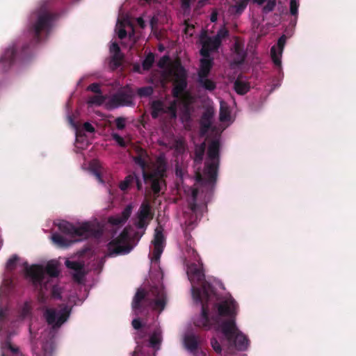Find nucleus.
Here are the masks:
<instances>
[{
    "label": "nucleus",
    "instance_id": "nucleus-1",
    "mask_svg": "<svg viewBox=\"0 0 356 356\" xmlns=\"http://www.w3.org/2000/svg\"><path fill=\"white\" fill-rule=\"evenodd\" d=\"M158 65L162 69L163 79L173 81V95L176 99L169 106L160 101L154 102L152 105V117L156 118L166 115L170 119H175L179 109L181 120H187L191 113L193 97L184 91L186 86V74L184 69L178 60L171 61L166 56L159 60Z\"/></svg>",
    "mask_w": 356,
    "mask_h": 356
},
{
    "label": "nucleus",
    "instance_id": "nucleus-2",
    "mask_svg": "<svg viewBox=\"0 0 356 356\" xmlns=\"http://www.w3.org/2000/svg\"><path fill=\"white\" fill-rule=\"evenodd\" d=\"M187 275L192 284L193 299L202 304V314L195 321L196 325L209 328L210 325L218 323L220 316H232L236 314L237 309L236 302L230 296H226L215 307L217 314L215 316L211 315L210 318L207 312L209 306L206 305L204 302H209L213 298V294L211 285L204 280L202 267H197L195 264L189 265L187 268Z\"/></svg>",
    "mask_w": 356,
    "mask_h": 356
},
{
    "label": "nucleus",
    "instance_id": "nucleus-3",
    "mask_svg": "<svg viewBox=\"0 0 356 356\" xmlns=\"http://www.w3.org/2000/svg\"><path fill=\"white\" fill-rule=\"evenodd\" d=\"M8 269L12 270L19 267L20 270L29 277L33 284L40 287L41 293L52 288V293L56 296V289L54 286V279L58 275V263L57 261H50L47 263L45 270L39 265L29 266L26 262H21L19 259L14 256L10 258L6 264Z\"/></svg>",
    "mask_w": 356,
    "mask_h": 356
},
{
    "label": "nucleus",
    "instance_id": "nucleus-4",
    "mask_svg": "<svg viewBox=\"0 0 356 356\" xmlns=\"http://www.w3.org/2000/svg\"><path fill=\"white\" fill-rule=\"evenodd\" d=\"M227 33V29L222 28L219 30L218 34L213 38L209 37L207 31L202 32L200 35V41L202 44L200 54L202 58L200 60V66L198 71V82L206 90L211 91L216 88V83L207 78L213 63L209 54L218 48L221 39L225 38Z\"/></svg>",
    "mask_w": 356,
    "mask_h": 356
},
{
    "label": "nucleus",
    "instance_id": "nucleus-5",
    "mask_svg": "<svg viewBox=\"0 0 356 356\" xmlns=\"http://www.w3.org/2000/svg\"><path fill=\"white\" fill-rule=\"evenodd\" d=\"M59 229L71 236L70 241H67L64 236L54 234L52 241L60 246H67L71 243L80 241L89 237L98 238L102 233L99 225L96 222H86L74 227L71 223L62 220L57 224Z\"/></svg>",
    "mask_w": 356,
    "mask_h": 356
},
{
    "label": "nucleus",
    "instance_id": "nucleus-6",
    "mask_svg": "<svg viewBox=\"0 0 356 356\" xmlns=\"http://www.w3.org/2000/svg\"><path fill=\"white\" fill-rule=\"evenodd\" d=\"M220 333L223 337L218 334L211 340V347L216 353L221 354L222 351L221 346L225 349L227 344L234 345L236 349L240 350H245L248 348V339L239 332L234 321L223 323L220 326Z\"/></svg>",
    "mask_w": 356,
    "mask_h": 356
},
{
    "label": "nucleus",
    "instance_id": "nucleus-7",
    "mask_svg": "<svg viewBox=\"0 0 356 356\" xmlns=\"http://www.w3.org/2000/svg\"><path fill=\"white\" fill-rule=\"evenodd\" d=\"M134 161L142 168L145 181H149L152 189L154 193H158L161 190V184L166 169L165 157L162 155L159 156L150 165H147L149 158L143 152L140 156H136Z\"/></svg>",
    "mask_w": 356,
    "mask_h": 356
},
{
    "label": "nucleus",
    "instance_id": "nucleus-8",
    "mask_svg": "<svg viewBox=\"0 0 356 356\" xmlns=\"http://www.w3.org/2000/svg\"><path fill=\"white\" fill-rule=\"evenodd\" d=\"M219 141L213 140L209 146L205 169L202 175L196 173V181L201 185L211 186L216 178L218 165Z\"/></svg>",
    "mask_w": 356,
    "mask_h": 356
},
{
    "label": "nucleus",
    "instance_id": "nucleus-9",
    "mask_svg": "<svg viewBox=\"0 0 356 356\" xmlns=\"http://www.w3.org/2000/svg\"><path fill=\"white\" fill-rule=\"evenodd\" d=\"M133 92L129 88H124L110 98L96 94L90 97L88 104L90 106H104L108 109L119 106H129L132 104Z\"/></svg>",
    "mask_w": 356,
    "mask_h": 356
},
{
    "label": "nucleus",
    "instance_id": "nucleus-10",
    "mask_svg": "<svg viewBox=\"0 0 356 356\" xmlns=\"http://www.w3.org/2000/svg\"><path fill=\"white\" fill-rule=\"evenodd\" d=\"M142 300L147 302L152 309H159L161 312L165 305V293L163 287L162 286L154 287L148 293L139 289L133 300L132 307L134 310L140 307Z\"/></svg>",
    "mask_w": 356,
    "mask_h": 356
},
{
    "label": "nucleus",
    "instance_id": "nucleus-11",
    "mask_svg": "<svg viewBox=\"0 0 356 356\" xmlns=\"http://www.w3.org/2000/svg\"><path fill=\"white\" fill-rule=\"evenodd\" d=\"M108 249L111 256L129 253L132 247L130 245V236L128 229H124L119 237L110 242Z\"/></svg>",
    "mask_w": 356,
    "mask_h": 356
},
{
    "label": "nucleus",
    "instance_id": "nucleus-12",
    "mask_svg": "<svg viewBox=\"0 0 356 356\" xmlns=\"http://www.w3.org/2000/svg\"><path fill=\"white\" fill-rule=\"evenodd\" d=\"M70 314V309L63 306L59 309H47L44 313L45 318L49 325L53 327L60 326L65 322Z\"/></svg>",
    "mask_w": 356,
    "mask_h": 356
},
{
    "label": "nucleus",
    "instance_id": "nucleus-13",
    "mask_svg": "<svg viewBox=\"0 0 356 356\" xmlns=\"http://www.w3.org/2000/svg\"><path fill=\"white\" fill-rule=\"evenodd\" d=\"M163 228L161 226H158L155 229L154 237L153 241L154 250L152 252V261L156 262L159 261L161 254L163 252L165 238L163 234Z\"/></svg>",
    "mask_w": 356,
    "mask_h": 356
},
{
    "label": "nucleus",
    "instance_id": "nucleus-14",
    "mask_svg": "<svg viewBox=\"0 0 356 356\" xmlns=\"http://www.w3.org/2000/svg\"><path fill=\"white\" fill-rule=\"evenodd\" d=\"M153 215L151 212V206L147 201H145L140 206L137 213L136 225L139 228L146 227L152 219Z\"/></svg>",
    "mask_w": 356,
    "mask_h": 356
},
{
    "label": "nucleus",
    "instance_id": "nucleus-15",
    "mask_svg": "<svg viewBox=\"0 0 356 356\" xmlns=\"http://www.w3.org/2000/svg\"><path fill=\"white\" fill-rule=\"evenodd\" d=\"M115 32L120 39L124 38L127 33H129V39L131 40L134 35L133 26L127 18L118 19L115 27Z\"/></svg>",
    "mask_w": 356,
    "mask_h": 356
},
{
    "label": "nucleus",
    "instance_id": "nucleus-16",
    "mask_svg": "<svg viewBox=\"0 0 356 356\" xmlns=\"http://www.w3.org/2000/svg\"><path fill=\"white\" fill-rule=\"evenodd\" d=\"M0 335L1 340H4L3 342L1 341V356H19L18 349L11 345L10 341L6 339V333L2 329L0 330Z\"/></svg>",
    "mask_w": 356,
    "mask_h": 356
},
{
    "label": "nucleus",
    "instance_id": "nucleus-17",
    "mask_svg": "<svg viewBox=\"0 0 356 356\" xmlns=\"http://www.w3.org/2000/svg\"><path fill=\"white\" fill-rule=\"evenodd\" d=\"M38 22L34 25V31L36 35L44 30L49 25L50 21V15L46 10H41L37 13Z\"/></svg>",
    "mask_w": 356,
    "mask_h": 356
},
{
    "label": "nucleus",
    "instance_id": "nucleus-18",
    "mask_svg": "<svg viewBox=\"0 0 356 356\" xmlns=\"http://www.w3.org/2000/svg\"><path fill=\"white\" fill-rule=\"evenodd\" d=\"M65 265L67 268L74 270V279L76 282L81 283L83 280V277L86 273L83 265L81 263L70 261L69 260H66Z\"/></svg>",
    "mask_w": 356,
    "mask_h": 356
},
{
    "label": "nucleus",
    "instance_id": "nucleus-19",
    "mask_svg": "<svg viewBox=\"0 0 356 356\" xmlns=\"http://www.w3.org/2000/svg\"><path fill=\"white\" fill-rule=\"evenodd\" d=\"M184 346L191 352H194L195 356H207V353L200 350H197V340L195 335H186L184 339Z\"/></svg>",
    "mask_w": 356,
    "mask_h": 356
},
{
    "label": "nucleus",
    "instance_id": "nucleus-20",
    "mask_svg": "<svg viewBox=\"0 0 356 356\" xmlns=\"http://www.w3.org/2000/svg\"><path fill=\"white\" fill-rule=\"evenodd\" d=\"M285 42L286 38L282 36L278 40L277 44L271 48V58L276 65H280L281 63V56Z\"/></svg>",
    "mask_w": 356,
    "mask_h": 356
},
{
    "label": "nucleus",
    "instance_id": "nucleus-21",
    "mask_svg": "<svg viewBox=\"0 0 356 356\" xmlns=\"http://www.w3.org/2000/svg\"><path fill=\"white\" fill-rule=\"evenodd\" d=\"M220 121L222 124L226 123V125L218 128L216 133V134L220 133L231 122L229 109L227 104L222 101L220 102Z\"/></svg>",
    "mask_w": 356,
    "mask_h": 356
},
{
    "label": "nucleus",
    "instance_id": "nucleus-22",
    "mask_svg": "<svg viewBox=\"0 0 356 356\" xmlns=\"http://www.w3.org/2000/svg\"><path fill=\"white\" fill-rule=\"evenodd\" d=\"M132 209L133 207L131 204L128 205L120 215L111 216L108 218V222L113 225H119L124 223L130 216Z\"/></svg>",
    "mask_w": 356,
    "mask_h": 356
},
{
    "label": "nucleus",
    "instance_id": "nucleus-23",
    "mask_svg": "<svg viewBox=\"0 0 356 356\" xmlns=\"http://www.w3.org/2000/svg\"><path fill=\"white\" fill-rule=\"evenodd\" d=\"M213 110L208 109L202 115L201 119V132L204 135L207 133L211 126V119L213 116Z\"/></svg>",
    "mask_w": 356,
    "mask_h": 356
},
{
    "label": "nucleus",
    "instance_id": "nucleus-24",
    "mask_svg": "<svg viewBox=\"0 0 356 356\" xmlns=\"http://www.w3.org/2000/svg\"><path fill=\"white\" fill-rule=\"evenodd\" d=\"M110 53L112 56V62L115 67H118L120 65L122 56L120 49L116 42H112L110 46Z\"/></svg>",
    "mask_w": 356,
    "mask_h": 356
},
{
    "label": "nucleus",
    "instance_id": "nucleus-25",
    "mask_svg": "<svg viewBox=\"0 0 356 356\" xmlns=\"http://www.w3.org/2000/svg\"><path fill=\"white\" fill-rule=\"evenodd\" d=\"M250 0H236L235 3L229 8L231 15H241L247 7Z\"/></svg>",
    "mask_w": 356,
    "mask_h": 356
},
{
    "label": "nucleus",
    "instance_id": "nucleus-26",
    "mask_svg": "<svg viewBox=\"0 0 356 356\" xmlns=\"http://www.w3.org/2000/svg\"><path fill=\"white\" fill-rule=\"evenodd\" d=\"M186 193L189 195L188 201L190 208L193 213H197V207L195 202L196 197L197 195V191L195 188H189L186 191Z\"/></svg>",
    "mask_w": 356,
    "mask_h": 356
},
{
    "label": "nucleus",
    "instance_id": "nucleus-27",
    "mask_svg": "<svg viewBox=\"0 0 356 356\" xmlns=\"http://www.w3.org/2000/svg\"><path fill=\"white\" fill-rule=\"evenodd\" d=\"M299 7V0H291V17H294V19H291V28L296 26L298 19V13Z\"/></svg>",
    "mask_w": 356,
    "mask_h": 356
},
{
    "label": "nucleus",
    "instance_id": "nucleus-28",
    "mask_svg": "<svg viewBox=\"0 0 356 356\" xmlns=\"http://www.w3.org/2000/svg\"><path fill=\"white\" fill-rule=\"evenodd\" d=\"M234 88L238 94L243 95L249 90L250 86L245 81L238 79L234 83Z\"/></svg>",
    "mask_w": 356,
    "mask_h": 356
},
{
    "label": "nucleus",
    "instance_id": "nucleus-29",
    "mask_svg": "<svg viewBox=\"0 0 356 356\" xmlns=\"http://www.w3.org/2000/svg\"><path fill=\"white\" fill-rule=\"evenodd\" d=\"M161 341V332L160 330H156L149 339V344L153 348H158Z\"/></svg>",
    "mask_w": 356,
    "mask_h": 356
},
{
    "label": "nucleus",
    "instance_id": "nucleus-30",
    "mask_svg": "<svg viewBox=\"0 0 356 356\" xmlns=\"http://www.w3.org/2000/svg\"><path fill=\"white\" fill-rule=\"evenodd\" d=\"M254 1L259 5L266 3V5L264 8L265 12L271 11L275 5V0H254Z\"/></svg>",
    "mask_w": 356,
    "mask_h": 356
},
{
    "label": "nucleus",
    "instance_id": "nucleus-31",
    "mask_svg": "<svg viewBox=\"0 0 356 356\" xmlns=\"http://www.w3.org/2000/svg\"><path fill=\"white\" fill-rule=\"evenodd\" d=\"M235 54L238 57V60L235 61L236 64L241 63L245 58V53L241 48V44L239 42H236L235 43Z\"/></svg>",
    "mask_w": 356,
    "mask_h": 356
},
{
    "label": "nucleus",
    "instance_id": "nucleus-32",
    "mask_svg": "<svg viewBox=\"0 0 356 356\" xmlns=\"http://www.w3.org/2000/svg\"><path fill=\"white\" fill-rule=\"evenodd\" d=\"M204 148H205V144L204 143H202L200 146L196 147V149H195V161L196 163H200L201 162V161L202 159Z\"/></svg>",
    "mask_w": 356,
    "mask_h": 356
},
{
    "label": "nucleus",
    "instance_id": "nucleus-33",
    "mask_svg": "<svg viewBox=\"0 0 356 356\" xmlns=\"http://www.w3.org/2000/svg\"><path fill=\"white\" fill-rule=\"evenodd\" d=\"M135 177L134 175H128L125 179L122 181L120 184V188L122 191H125L134 180Z\"/></svg>",
    "mask_w": 356,
    "mask_h": 356
},
{
    "label": "nucleus",
    "instance_id": "nucleus-34",
    "mask_svg": "<svg viewBox=\"0 0 356 356\" xmlns=\"http://www.w3.org/2000/svg\"><path fill=\"white\" fill-rule=\"evenodd\" d=\"M154 60V56L152 54H148L143 63V67L145 70H148Z\"/></svg>",
    "mask_w": 356,
    "mask_h": 356
},
{
    "label": "nucleus",
    "instance_id": "nucleus-35",
    "mask_svg": "<svg viewBox=\"0 0 356 356\" xmlns=\"http://www.w3.org/2000/svg\"><path fill=\"white\" fill-rule=\"evenodd\" d=\"M170 148H175L179 152H181L184 149V143L183 140L179 139L175 141L173 143H169L168 145Z\"/></svg>",
    "mask_w": 356,
    "mask_h": 356
},
{
    "label": "nucleus",
    "instance_id": "nucleus-36",
    "mask_svg": "<svg viewBox=\"0 0 356 356\" xmlns=\"http://www.w3.org/2000/svg\"><path fill=\"white\" fill-rule=\"evenodd\" d=\"M153 92V89L150 86L143 87L139 88L138 90V93L141 97H147L152 95Z\"/></svg>",
    "mask_w": 356,
    "mask_h": 356
},
{
    "label": "nucleus",
    "instance_id": "nucleus-37",
    "mask_svg": "<svg viewBox=\"0 0 356 356\" xmlns=\"http://www.w3.org/2000/svg\"><path fill=\"white\" fill-rule=\"evenodd\" d=\"M112 137L115 140V141L121 147H124L126 146V142L124 141V140L123 139L122 137H121L120 135H118V134H112Z\"/></svg>",
    "mask_w": 356,
    "mask_h": 356
},
{
    "label": "nucleus",
    "instance_id": "nucleus-38",
    "mask_svg": "<svg viewBox=\"0 0 356 356\" xmlns=\"http://www.w3.org/2000/svg\"><path fill=\"white\" fill-rule=\"evenodd\" d=\"M30 311H31V305L29 303H26L22 309V314H21L22 318H24L27 316H29L30 314Z\"/></svg>",
    "mask_w": 356,
    "mask_h": 356
},
{
    "label": "nucleus",
    "instance_id": "nucleus-39",
    "mask_svg": "<svg viewBox=\"0 0 356 356\" xmlns=\"http://www.w3.org/2000/svg\"><path fill=\"white\" fill-rule=\"evenodd\" d=\"M126 120L123 118H118L115 120V125L118 129H122L124 128Z\"/></svg>",
    "mask_w": 356,
    "mask_h": 356
},
{
    "label": "nucleus",
    "instance_id": "nucleus-40",
    "mask_svg": "<svg viewBox=\"0 0 356 356\" xmlns=\"http://www.w3.org/2000/svg\"><path fill=\"white\" fill-rule=\"evenodd\" d=\"M88 88V90L95 92L96 94H99L100 88L99 85L97 83H92L90 86H89Z\"/></svg>",
    "mask_w": 356,
    "mask_h": 356
},
{
    "label": "nucleus",
    "instance_id": "nucleus-41",
    "mask_svg": "<svg viewBox=\"0 0 356 356\" xmlns=\"http://www.w3.org/2000/svg\"><path fill=\"white\" fill-rule=\"evenodd\" d=\"M69 120H70V122L71 124V125L74 128L76 129V142H79L80 138H81V131H79L77 129H76V127L75 125V124L74 123L72 119L71 118H69Z\"/></svg>",
    "mask_w": 356,
    "mask_h": 356
},
{
    "label": "nucleus",
    "instance_id": "nucleus-42",
    "mask_svg": "<svg viewBox=\"0 0 356 356\" xmlns=\"http://www.w3.org/2000/svg\"><path fill=\"white\" fill-rule=\"evenodd\" d=\"M83 128L86 131L90 133H92L95 131L94 127L89 122L84 123Z\"/></svg>",
    "mask_w": 356,
    "mask_h": 356
},
{
    "label": "nucleus",
    "instance_id": "nucleus-43",
    "mask_svg": "<svg viewBox=\"0 0 356 356\" xmlns=\"http://www.w3.org/2000/svg\"><path fill=\"white\" fill-rule=\"evenodd\" d=\"M132 325L135 329H139L141 325L138 319H134L132 321Z\"/></svg>",
    "mask_w": 356,
    "mask_h": 356
},
{
    "label": "nucleus",
    "instance_id": "nucleus-44",
    "mask_svg": "<svg viewBox=\"0 0 356 356\" xmlns=\"http://www.w3.org/2000/svg\"><path fill=\"white\" fill-rule=\"evenodd\" d=\"M191 0H181V6L183 8H188Z\"/></svg>",
    "mask_w": 356,
    "mask_h": 356
},
{
    "label": "nucleus",
    "instance_id": "nucleus-45",
    "mask_svg": "<svg viewBox=\"0 0 356 356\" xmlns=\"http://www.w3.org/2000/svg\"><path fill=\"white\" fill-rule=\"evenodd\" d=\"M218 13L214 10L211 15V21L215 22L217 20Z\"/></svg>",
    "mask_w": 356,
    "mask_h": 356
},
{
    "label": "nucleus",
    "instance_id": "nucleus-46",
    "mask_svg": "<svg viewBox=\"0 0 356 356\" xmlns=\"http://www.w3.org/2000/svg\"><path fill=\"white\" fill-rule=\"evenodd\" d=\"M6 313H7L6 309H3L0 308V321L3 320L4 316L6 314Z\"/></svg>",
    "mask_w": 356,
    "mask_h": 356
},
{
    "label": "nucleus",
    "instance_id": "nucleus-47",
    "mask_svg": "<svg viewBox=\"0 0 356 356\" xmlns=\"http://www.w3.org/2000/svg\"><path fill=\"white\" fill-rule=\"evenodd\" d=\"M137 22L141 28H143L145 26V22L141 17L137 19Z\"/></svg>",
    "mask_w": 356,
    "mask_h": 356
},
{
    "label": "nucleus",
    "instance_id": "nucleus-48",
    "mask_svg": "<svg viewBox=\"0 0 356 356\" xmlns=\"http://www.w3.org/2000/svg\"><path fill=\"white\" fill-rule=\"evenodd\" d=\"M13 49H8V51H6V56H8V58L10 57H12L13 55Z\"/></svg>",
    "mask_w": 356,
    "mask_h": 356
},
{
    "label": "nucleus",
    "instance_id": "nucleus-49",
    "mask_svg": "<svg viewBox=\"0 0 356 356\" xmlns=\"http://www.w3.org/2000/svg\"><path fill=\"white\" fill-rule=\"evenodd\" d=\"M95 175L96 176L97 179L99 180V182H103L100 177V174L99 172H95Z\"/></svg>",
    "mask_w": 356,
    "mask_h": 356
},
{
    "label": "nucleus",
    "instance_id": "nucleus-50",
    "mask_svg": "<svg viewBox=\"0 0 356 356\" xmlns=\"http://www.w3.org/2000/svg\"><path fill=\"white\" fill-rule=\"evenodd\" d=\"M156 17H153L151 20V26H152V28L154 29V26H155V21H156Z\"/></svg>",
    "mask_w": 356,
    "mask_h": 356
},
{
    "label": "nucleus",
    "instance_id": "nucleus-51",
    "mask_svg": "<svg viewBox=\"0 0 356 356\" xmlns=\"http://www.w3.org/2000/svg\"><path fill=\"white\" fill-rule=\"evenodd\" d=\"M186 33H188L190 34V35H193V33L190 32V27L189 26L186 27Z\"/></svg>",
    "mask_w": 356,
    "mask_h": 356
},
{
    "label": "nucleus",
    "instance_id": "nucleus-52",
    "mask_svg": "<svg viewBox=\"0 0 356 356\" xmlns=\"http://www.w3.org/2000/svg\"><path fill=\"white\" fill-rule=\"evenodd\" d=\"M137 187L138 189L140 190L141 188V184L140 183L139 180L137 179Z\"/></svg>",
    "mask_w": 356,
    "mask_h": 356
},
{
    "label": "nucleus",
    "instance_id": "nucleus-53",
    "mask_svg": "<svg viewBox=\"0 0 356 356\" xmlns=\"http://www.w3.org/2000/svg\"><path fill=\"white\" fill-rule=\"evenodd\" d=\"M200 3L201 4V6H203L205 3V1H200Z\"/></svg>",
    "mask_w": 356,
    "mask_h": 356
},
{
    "label": "nucleus",
    "instance_id": "nucleus-54",
    "mask_svg": "<svg viewBox=\"0 0 356 356\" xmlns=\"http://www.w3.org/2000/svg\"><path fill=\"white\" fill-rule=\"evenodd\" d=\"M3 288L1 287V289H0V294L3 292Z\"/></svg>",
    "mask_w": 356,
    "mask_h": 356
},
{
    "label": "nucleus",
    "instance_id": "nucleus-55",
    "mask_svg": "<svg viewBox=\"0 0 356 356\" xmlns=\"http://www.w3.org/2000/svg\"><path fill=\"white\" fill-rule=\"evenodd\" d=\"M6 58H0V60H6Z\"/></svg>",
    "mask_w": 356,
    "mask_h": 356
}]
</instances>
